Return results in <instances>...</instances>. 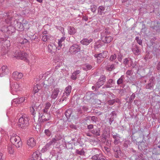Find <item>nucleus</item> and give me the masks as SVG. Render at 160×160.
Segmentation results:
<instances>
[{
    "label": "nucleus",
    "instance_id": "obj_27",
    "mask_svg": "<svg viewBox=\"0 0 160 160\" xmlns=\"http://www.w3.org/2000/svg\"><path fill=\"white\" fill-rule=\"evenodd\" d=\"M102 154H96L92 157V160H105V159L102 158Z\"/></svg>",
    "mask_w": 160,
    "mask_h": 160
},
{
    "label": "nucleus",
    "instance_id": "obj_31",
    "mask_svg": "<svg viewBox=\"0 0 160 160\" xmlns=\"http://www.w3.org/2000/svg\"><path fill=\"white\" fill-rule=\"evenodd\" d=\"M100 130L99 128H96L90 130L91 132L93 135L99 136L100 135Z\"/></svg>",
    "mask_w": 160,
    "mask_h": 160
},
{
    "label": "nucleus",
    "instance_id": "obj_15",
    "mask_svg": "<svg viewBox=\"0 0 160 160\" xmlns=\"http://www.w3.org/2000/svg\"><path fill=\"white\" fill-rule=\"evenodd\" d=\"M123 63L126 67H130L132 66L133 62L130 58H127L123 59Z\"/></svg>",
    "mask_w": 160,
    "mask_h": 160
},
{
    "label": "nucleus",
    "instance_id": "obj_46",
    "mask_svg": "<svg viewBox=\"0 0 160 160\" xmlns=\"http://www.w3.org/2000/svg\"><path fill=\"white\" fill-rule=\"evenodd\" d=\"M65 148L67 149H72L73 147L72 144L68 142L65 144Z\"/></svg>",
    "mask_w": 160,
    "mask_h": 160
},
{
    "label": "nucleus",
    "instance_id": "obj_40",
    "mask_svg": "<svg viewBox=\"0 0 160 160\" xmlns=\"http://www.w3.org/2000/svg\"><path fill=\"white\" fill-rule=\"evenodd\" d=\"M98 13L100 15H102L105 10V8L102 6H100L98 8Z\"/></svg>",
    "mask_w": 160,
    "mask_h": 160
},
{
    "label": "nucleus",
    "instance_id": "obj_8",
    "mask_svg": "<svg viewBox=\"0 0 160 160\" xmlns=\"http://www.w3.org/2000/svg\"><path fill=\"white\" fill-rule=\"evenodd\" d=\"M139 149L142 151L144 152L145 153H147L149 151V150L147 148L148 145L147 143L144 142H141L139 144L138 146Z\"/></svg>",
    "mask_w": 160,
    "mask_h": 160
},
{
    "label": "nucleus",
    "instance_id": "obj_41",
    "mask_svg": "<svg viewBox=\"0 0 160 160\" xmlns=\"http://www.w3.org/2000/svg\"><path fill=\"white\" fill-rule=\"evenodd\" d=\"M103 45V43L101 42V41H99L95 42V48H98Z\"/></svg>",
    "mask_w": 160,
    "mask_h": 160
},
{
    "label": "nucleus",
    "instance_id": "obj_49",
    "mask_svg": "<svg viewBox=\"0 0 160 160\" xmlns=\"http://www.w3.org/2000/svg\"><path fill=\"white\" fill-rule=\"evenodd\" d=\"M50 37L49 36L47 35H44L42 36V40L44 42L47 41L50 38Z\"/></svg>",
    "mask_w": 160,
    "mask_h": 160
},
{
    "label": "nucleus",
    "instance_id": "obj_14",
    "mask_svg": "<svg viewBox=\"0 0 160 160\" xmlns=\"http://www.w3.org/2000/svg\"><path fill=\"white\" fill-rule=\"evenodd\" d=\"M132 50L133 53L136 55H138L141 53V50L137 45L133 44Z\"/></svg>",
    "mask_w": 160,
    "mask_h": 160
},
{
    "label": "nucleus",
    "instance_id": "obj_25",
    "mask_svg": "<svg viewBox=\"0 0 160 160\" xmlns=\"http://www.w3.org/2000/svg\"><path fill=\"white\" fill-rule=\"evenodd\" d=\"M81 72L79 70H77L73 72L71 76V78L74 80H76L77 77L78 76V74Z\"/></svg>",
    "mask_w": 160,
    "mask_h": 160
},
{
    "label": "nucleus",
    "instance_id": "obj_21",
    "mask_svg": "<svg viewBox=\"0 0 160 160\" xmlns=\"http://www.w3.org/2000/svg\"><path fill=\"white\" fill-rule=\"evenodd\" d=\"M16 29L14 26H9L7 27V33L9 34H12L15 31Z\"/></svg>",
    "mask_w": 160,
    "mask_h": 160
},
{
    "label": "nucleus",
    "instance_id": "obj_13",
    "mask_svg": "<svg viewBox=\"0 0 160 160\" xmlns=\"http://www.w3.org/2000/svg\"><path fill=\"white\" fill-rule=\"evenodd\" d=\"M104 62H105V64L107 63V64L105 66V69L107 71L111 72L116 68V64L115 63L108 64V61H105Z\"/></svg>",
    "mask_w": 160,
    "mask_h": 160
},
{
    "label": "nucleus",
    "instance_id": "obj_36",
    "mask_svg": "<svg viewBox=\"0 0 160 160\" xmlns=\"http://www.w3.org/2000/svg\"><path fill=\"white\" fill-rule=\"evenodd\" d=\"M66 38V37H63L61 38L58 40V50H59L60 47L62 46V43L63 42H64V40Z\"/></svg>",
    "mask_w": 160,
    "mask_h": 160
},
{
    "label": "nucleus",
    "instance_id": "obj_35",
    "mask_svg": "<svg viewBox=\"0 0 160 160\" xmlns=\"http://www.w3.org/2000/svg\"><path fill=\"white\" fill-rule=\"evenodd\" d=\"M68 33L71 35L74 34L76 32V29L73 27L71 26L68 27Z\"/></svg>",
    "mask_w": 160,
    "mask_h": 160
},
{
    "label": "nucleus",
    "instance_id": "obj_12",
    "mask_svg": "<svg viewBox=\"0 0 160 160\" xmlns=\"http://www.w3.org/2000/svg\"><path fill=\"white\" fill-rule=\"evenodd\" d=\"M112 136L114 140L113 142V143L115 144H117L120 142V139L121 138L119 134L116 133L112 132Z\"/></svg>",
    "mask_w": 160,
    "mask_h": 160
},
{
    "label": "nucleus",
    "instance_id": "obj_63",
    "mask_svg": "<svg viewBox=\"0 0 160 160\" xmlns=\"http://www.w3.org/2000/svg\"><path fill=\"white\" fill-rule=\"evenodd\" d=\"M51 104L49 102H47L46 104V106L45 107V108L47 109L48 110L50 107L51 106Z\"/></svg>",
    "mask_w": 160,
    "mask_h": 160
},
{
    "label": "nucleus",
    "instance_id": "obj_26",
    "mask_svg": "<svg viewBox=\"0 0 160 160\" xmlns=\"http://www.w3.org/2000/svg\"><path fill=\"white\" fill-rule=\"evenodd\" d=\"M38 106L39 107L40 106V105H38V104L37 103V104H36L34 106H32L30 107V112L32 115L33 116V118L34 119L35 117V115L36 114L35 110L37 109Z\"/></svg>",
    "mask_w": 160,
    "mask_h": 160
},
{
    "label": "nucleus",
    "instance_id": "obj_62",
    "mask_svg": "<svg viewBox=\"0 0 160 160\" xmlns=\"http://www.w3.org/2000/svg\"><path fill=\"white\" fill-rule=\"evenodd\" d=\"M97 119H98V118L95 116H93L92 117H91V121L95 122H96V121L97 120Z\"/></svg>",
    "mask_w": 160,
    "mask_h": 160
},
{
    "label": "nucleus",
    "instance_id": "obj_29",
    "mask_svg": "<svg viewBox=\"0 0 160 160\" xmlns=\"http://www.w3.org/2000/svg\"><path fill=\"white\" fill-rule=\"evenodd\" d=\"M125 77L124 75H122L121 76L120 78H119L117 81V84L118 85H122L123 84L124 82Z\"/></svg>",
    "mask_w": 160,
    "mask_h": 160
},
{
    "label": "nucleus",
    "instance_id": "obj_48",
    "mask_svg": "<svg viewBox=\"0 0 160 160\" xmlns=\"http://www.w3.org/2000/svg\"><path fill=\"white\" fill-rule=\"evenodd\" d=\"M44 132L48 137H50L51 135V132L49 129H45L44 130Z\"/></svg>",
    "mask_w": 160,
    "mask_h": 160
},
{
    "label": "nucleus",
    "instance_id": "obj_47",
    "mask_svg": "<svg viewBox=\"0 0 160 160\" xmlns=\"http://www.w3.org/2000/svg\"><path fill=\"white\" fill-rule=\"evenodd\" d=\"M135 97V95L134 93H133L132 94L131 96L130 97L129 100H128V103H131L133 101V100L134 99Z\"/></svg>",
    "mask_w": 160,
    "mask_h": 160
},
{
    "label": "nucleus",
    "instance_id": "obj_9",
    "mask_svg": "<svg viewBox=\"0 0 160 160\" xmlns=\"http://www.w3.org/2000/svg\"><path fill=\"white\" fill-rule=\"evenodd\" d=\"M15 57L17 58L24 60L27 59V54L26 53L21 51L19 52L17 51L15 52Z\"/></svg>",
    "mask_w": 160,
    "mask_h": 160
},
{
    "label": "nucleus",
    "instance_id": "obj_43",
    "mask_svg": "<svg viewBox=\"0 0 160 160\" xmlns=\"http://www.w3.org/2000/svg\"><path fill=\"white\" fill-rule=\"evenodd\" d=\"M12 104L13 105L16 106V105L20 104V102H19V98H16L14 99L12 101Z\"/></svg>",
    "mask_w": 160,
    "mask_h": 160
},
{
    "label": "nucleus",
    "instance_id": "obj_44",
    "mask_svg": "<svg viewBox=\"0 0 160 160\" xmlns=\"http://www.w3.org/2000/svg\"><path fill=\"white\" fill-rule=\"evenodd\" d=\"M71 86H68L66 88L64 92L67 93L70 95V93L71 92Z\"/></svg>",
    "mask_w": 160,
    "mask_h": 160
},
{
    "label": "nucleus",
    "instance_id": "obj_7",
    "mask_svg": "<svg viewBox=\"0 0 160 160\" xmlns=\"http://www.w3.org/2000/svg\"><path fill=\"white\" fill-rule=\"evenodd\" d=\"M11 92L13 95L16 94V92L20 90L19 85L17 82L14 83L10 87Z\"/></svg>",
    "mask_w": 160,
    "mask_h": 160
},
{
    "label": "nucleus",
    "instance_id": "obj_1",
    "mask_svg": "<svg viewBox=\"0 0 160 160\" xmlns=\"http://www.w3.org/2000/svg\"><path fill=\"white\" fill-rule=\"evenodd\" d=\"M30 118L26 115H22L20 118L18 122V127L22 130L25 129L29 125Z\"/></svg>",
    "mask_w": 160,
    "mask_h": 160
},
{
    "label": "nucleus",
    "instance_id": "obj_59",
    "mask_svg": "<svg viewBox=\"0 0 160 160\" xmlns=\"http://www.w3.org/2000/svg\"><path fill=\"white\" fill-rule=\"evenodd\" d=\"M154 79H155V78L153 77H152L149 79V82L148 83L151 84L152 85H154Z\"/></svg>",
    "mask_w": 160,
    "mask_h": 160
},
{
    "label": "nucleus",
    "instance_id": "obj_42",
    "mask_svg": "<svg viewBox=\"0 0 160 160\" xmlns=\"http://www.w3.org/2000/svg\"><path fill=\"white\" fill-rule=\"evenodd\" d=\"M60 139L58 138L57 137H55L52 139V140L49 141L48 143L51 146L52 144H54L56 142L60 140Z\"/></svg>",
    "mask_w": 160,
    "mask_h": 160
},
{
    "label": "nucleus",
    "instance_id": "obj_6",
    "mask_svg": "<svg viewBox=\"0 0 160 160\" xmlns=\"http://www.w3.org/2000/svg\"><path fill=\"white\" fill-rule=\"evenodd\" d=\"M9 42V41L8 40H5L2 42L3 44L1 47V51L3 53V54H6L8 50V48L10 46Z\"/></svg>",
    "mask_w": 160,
    "mask_h": 160
},
{
    "label": "nucleus",
    "instance_id": "obj_55",
    "mask_svg": "<svg viewBox=\"0 0 160 160\" xmlns=\"http://www.w3.org/2000/svg\"><path fill=\"white\" fill-rule=\"evenodd\" d=\"M106 76L104 75H102L101 76L98 80L104 83L106 81Z\"/></svg>",
    "mask_w": 160,
    "mask_h": 160
},
{
    "label": "nucleus",
    "instance_id": "obj_4",
    "mask_svg": "<svg viewBox=\"0 0 160 160\" xmlns=\"http://www.w3.org/2000/svg\"><path fill=\"white\" fill-rule=\"evenodd\" d=\"M51 118V115L50 113L42 114L41 113H38V121L40 123H42L50 120Z\"/></svg>",
    "mask_w": 160,
    "mask_h": 160
},
{
    "label": "nucleus",
    "instance_id": "obj_61",
    "mask_svg": "<svg viewBox=\"0 0 160 160\" xmlns=\"http://www.w3.org/2000/svg\"><path fill=\"white\" fill-rule=\"evenodd\" d=\"M48 110L45 108L44 109H43L38 113H42V114H43V113H48Z\"/></svg>",
    "mask_w": 160,
    "mask_h": 160
},
{
    "label": "nucleus",
    "instance_id": "obj_34",
    "mask_svg": "<svg viewBox=\"0 0 160 160\" xmlns=\"http://www.w3.org/2000/svg\"><path fill=\"white\" fill-rule=\"evenodd\" d=\"M104 52L99 53V58L98 59V62L100 63L102 60V59L106 57Z\"/></svg>",
    "mask_w": 160,
    "mask_h": 160
},
{
    "label": "nucleus",
    "instance_id": "obj_56",
    "mask_svg": "<svg viewBox=\"0 0 160 160\" xmlns=\"http://www.w3.org/2000/svg\"><path fill=\"white\" fill-rule=\"evenodd\" d=\"M69 95L64 92L61 97L62 99H63L65 100L68 97Z\"/></svg>",
    "mask_w": 160,
    "mask_h": 160
},
{
    "label": "nucleus",
    "instance_id": "obj_54",
    "mask_svg": "<svg viewBox=\"0 0 160 160\" xmlns=\"http://www.w3.org/2000/svg\"><path fill=\"white\" fill-rule=\"evenodd\" d=\"M85 66L86 68H83V69L85 70H90L92 69V67L90 65L86 64H85Z\"/></svg>",
    "mask_w": 160,
    "mask_h": 160
},
{
    "label": "nucleus",
    "instance_id": "obj_30",
    "mask_svg": "<svg viewBox=\"0 0 160 160\" xmlns=\"http://www.w3.org/2000/svg\"><path fill=\"white\" fill-rule=\"evenodd\" d=\"M120 102V100L118 98L112 100H109L108 102V104L110 105H113L115 102L119 103Z\"/></svg>",
    "mask_w": 160,
    "mask_h": 160
},
{
    "label": "nucleus",
    "instance_id": "obj_2",
    "mask_svg": "<svg viewBox=\"0 0 160 160\" xmlns=\"http://www.w3.org/2000/svg\"><path fill=\"white\" fill-rule=\"evenodd\" d=\"M12 12L11 11L8 13H6L5 16H7L8 18L6 19L5 20L7 24L14 26L18 21V15L16 13H12Z\"/></svg>",
    "mask_w": 160,
    "mask_h": 160
},
{
    "label": "nucleus",
    "instance_id": "obj_58",
    "mask_svg": "<svg viewBox=\"0 0 160 160\" xmlns=\"http://www.w3.org/2000/svg\"><path fill=\"white\" fill-rule=\"evenodd\" d=\"M4 2V0H0V15L2 13V12H1V10L2 9V5Z\"/></svg>",
    "mask_w": 160,
    "mask_h": 160
},
{
    "label": "nucleus",
    "instance_id": "obj_37",
    "mask_svg": "<svg viewBox=\"0 0 160 160\" xmlns=\"http://www.w3.org/2000/svg\"><path fill=\"white\" fill-rule=\"evenodd\" d=\"M104 82L98 80V82L95 85L96 86L95 90H97L101 86L104 84Z\"/></svg>",
    "mask_w": 160,
    "mask_h": 160
},
{
    "label": "nucleus",
    "instance_id": "obj_53",
    "mask_svg": "<svg viewBox=\"0 0 160 160\" xmlns=\"http://www.w3.org/2000/svg\"><path fill=\"white\" fill-rule=\"evenodd\" d=\"M76 153L80 155H82L84 154L85 152L82 149L81 151H79L78 149H76Z\"/></svg>",
    "mask_w": 160,
    "mask_h": 160
},
{
    "label": "nucleus",
    "instance_id": "obj_45",
    "mask_svg": "<svg viewBox=\"0 0 160 160\" xmlns=\"http://www.w3.org/2000/svg\"><path fill=\"white\" fill-rule=\"evenodd\" d=\"M154 85H152L151 84L148 83L146 84L145 88L146 89H148L151 90H153V89Z\"/></svg>",
    "mask_w": 160,
    "mask_h": 160
},
{
    "label": "nucleus",
    "instance_id": "obj_28",
    "mask_svg": "<svg viewBox=\"0 0 160 160\" xmlns=\"http://www.w3.org/2000/svg\"><path fill=\"white\" fill-rule=\"evenodd\" d=\"M92 41V39L91 38L89 39L84 38L81 40L80 42L83 45H88Z\"/></svg>",
    "mask_w": 160,
    "mask_h": 160
},
{
    "label": "nucleus",
    "instance_id": "obj_64",
    "mask_svg": "<svg viewBox=\"0 0 160 160\" xmlns=\"http://www.w3.org/2000/svg\"><path fill=\"white\" fill-rule=\"evenodd\" d=\"M91 11L93 12H94L97 9V7L95 5L93 6L92 7H91Z\"/></svg>",
    "mask_w": 160,
    "mask_h": 160
},
{
    "label": "nucleus",
    "instance_id": "obj_52",
    "mask_svg": "<svg viewBox=\"0 0 160 160\" xmlns=\"http://www.w3.org/2000/svg\"><path fill=\"white\" fill-rule=\"evenodd\" d=\"M71 114V111L70 110H67L65 112V114L66 116L68 118L70 116Z\"/></svg>",
    "mask_w": 160,
    "mask_h": 160
},
{
    "label": "nucleus",
    "instance_id": "obj_23",
    "mask_svg": "<svg viewBox=\"0 0 160 160\" xmlns=\"http://www.w3.org/2000/svg\"><path fill=\"white\" fill-rule=\"evenodd\" d=\"M59 92L60 90L59 88H57L54 89L52 92L51 98L54 99H55L57 97Z\"/></svg>",
    "mask_w": 160,
    "mask_h": 160
},
{
    "label": "nucleus",
    "instance_id": "obj_57",
    "mask_svg": "<svg viewBox=\"0 0 160 160\" xmlns=\"http://www.w3.org/2000/svg\"><path fill=\"white\" fill-rule=\"evenodd\" d=\"M135 40L140 45H142V40L139 39V38L138 37H136L135 38Z\"/></svg>",
    "mask_w": 160,
    "mask_h": 160
},
{
    "label": "nucleus",
    "instance_id": "obj_16",
    "mask_svg": "<svg viewBox=\"0 0 160 160\" xmlns=\"http://www.w3.org/2000/svg\"><path fill=\"white\" fill-rule=\"evenodd\" d=\"M9 73V70L6 66H3L0 69V76L3 77Z\"/></svg>",
    "mask_w": 160,
    "mask_h": 160
},
{
    "label": "nucleus",
    "instance_id": "obj_22",
    "mask_svg": "<svg viewBox=\"0 0 160 160\" xmlns=\"http://www.w3.org/2000/svg\"><path fill=\"white\" fill-rule=\"evenodd\" d=\"M27 144L28 146L33 148L35 147L36 145V142L34 139L33 138H31L28 141Z\"/></svg>",
    "mask_w": 160,
    "mask_h": 160
},
{
    "label": "nucleus",
    "instance_id": "obj_32",
    "mask_svg": "<svg viewBox=\"0 0 160 160\" xmlns=\"http://www.w3.org/2000/svg\"><path fill=\"white\" fill-rule=\"evenodd\" d=\"M93 94L92 92H88L86 94V95L84 97V98L85 100H90L93 97Z\"/></svg>",
    "mask_w": 160,
    "mask_h": 160
},
{
    "label": "nucleus",
    "instance_id": "obj_60",
    "mask_svg": "<svg viewBox=\"0 0 160 160\" xmlns=\"http://www.w3.org/2000/svg\"><path fill=\"white\" fill-rule=\"evenodd\" d=\"M117 114V113L116 112V111H113L110 114L111 116H112V117H114V118L116 117Z\"/></svg>",
    "mask_w": 160,
    "mask_h": 160
},
{
    "label": "nucleus",
    "instance_id": "obj_50",
    "mask_svg": "<svg viewBox=\"0 0 160 160\" xmlns=\"http://www.w3.org/2000/svg\"><path fill=\"white\" fill-rule=\"evenodd\" d=\"M123 58V54L120 52L118 53V59L119 61L121 62Z\"/></svg>",
    "mask_w": 160,
    "mask_h": 160
},
{
    "label": "nucleus",
    "instance_id": "obj_5",
    "mask_svg": "<svg viewBox=\"0 0 160 160\" xmlns=\"http://www.w3.org/2000/svg\"><path fill=\"white\" fill-rule=\"evenodd\" d=\"M81 50V47L77 44H73L69 48V52L71 54H75L79 52Z\"/></svg>",
    "mask_w": 160,
    "mask_h": 160
},
{
    "label": "nucleus",
    "instance_id": "obj_11",
    "mask_svg": "<svg viewBox=\"0 0 160 160\" xmlns=\"http://www.w3.org/2000/svg\"><path fill=\"white\" fill-rule=\"evenodd\" d=\"M112 150L114 152V156L116 158H119L121 157V150L119 147L114 146L113 147Z\"/></svg>",
    "mask_w": 160,
    "mask_h": 160
},
{
    "label": "nucleus",
    "instance_id": "obj_19",
    "mask_svg": "<svg viewBox=\"0 0 160 160\" xmlns=\"http://www.w3.org/2000/svg\"><path fill=\"white\" fill-rule=\"evenodd\" d=\"M23 75L22 73L17 72H14L12 74L13 78L17 81L21 79Z\"/></svg>",
    "mask_w": 160,
    "mask_h": 160
},
{
    "label": "nucleus",
    "instance_id": "obj_51",
    "mask_svg": "<svg viewBox=\"0 0 160 160\" xmlns=\"http://www.w3.org/2000/svg\"><path fill=\"white\" fill-rule=\"evenodd\" d=\"M117 58V55L115 54H114L112 55L109 58V60L111 61H113L115 60Z\"/></svg>",
    "mask_w": 160,
    "mask_h": 160
},
{
    "label": "nucleus",
    "instance_id": "obj_33",
    "mask_svg": "<svg viewBox=\"0 0 160 160\" xmlns=\"http://www.w3.org/2000/svg\"><path fill=\"white\" fill-rule=\"evenodd\" d=\"M41 154L38 151H36L33 153L32 158L33 160H38V158Z\"/></svg>",
    "mask_w": 160,
    "mask_h": 160
},
{
    "label": "nucleus",
    "instance_id": "obj_3",
    "mask_svg": "<svg viewBox=\"0 0 160 160\" xmlns=\"http://www.w3.org/2000/svg\"><path fill=\"white\" fill-rule=\"evenodd\" d=\"M10 141L17 148H20L22 146V142L20 138L18 136L14 134L12 135L10 138Z\"/></svg>",
    "mask_w": 160,
    "mask_h": 160
},
{
    "label": "nucleus",
    "instance_id": "obj_39",
    "mask_svg": "<svg viewBox=\"0 0 160 160\" xmlns=\"http://www.w3.org/2000/svg\"><path fill=\"white\" fill-rule=\"evenodd\" d=\"M13 145H9L8 146V152L10 154H13L14 152V149Z\"/></svg>",
    "mask_w": 160,
    "mask_h": 160
},
{
    "label": "nucleus",
    "instance_id": "obj_38",
    "mask_svg": "<svg viewBox=\"0 0 160 160\" xmlns=\"http://www.w3.org/2000/svg\"><path fill=\"white\" fill-rule=\"evenodd\" d=\"M51 146L48 143H47L42 148L41 150V152L44 153L46 152L47 150L49 149L50 147Z\"/></svg>",
    "mask_w": 160,
    "mask_h": 160
},
{
    "label": "nucleus",
    "instance_id": "obj_24",
    "mask_svg": "<svg viewBox=\"0 0 160 160\" xmlns=\"http://www.w3.org/2000/svg\"><path fill=\"white\" fill-rule=\"evenodd\" d=\"M14 26L15 28L18 30L22 31L24 30V28L23 24L18 21Z\"/></svg>",
    "mask_w": 160,
    "mask_h": 160
},
{
    "label": "nucleus",
    "instance_id": "obj_10",
    "mask_svg": "<svg viewBox=\"0 0 160 160\" xmlns=\"http://www.w3.org/2000/svg\"><path fill=\"white\" fill-rule=\"evenodd\" d=\"M101 39L103 43H108L112 40L113 38L111 36L104 35V33H102Z\"/></svg>",
    "mask_w": 160,
    "mask_h": 160
},
{
    "label": "nucleus",
    "instance_id": "obj_17",
    "mask_svg": "<svg viewBox=\"0 0 160 160\" xmlns=\"http://www.w3.org/2000/svg\"><path fill=\"white\" fill-rule=\"evenodd\" d=\"M115 84L114 81L112 79H110L108 81L106 82V84L103 87V88H111L114 86Z\"/></svg>",
    "mask_w": 160,
    "mask_h": 160
},
{
    "label": "nucleus",
    "instance_id": "obj_20",
    "mask_svg": "<svg viewBox=\"0 0 160 160\" xmlns=\"http://www.w3.org/2000/svg\"><path fill=\"white\" fill-rule=\"evenodd\" d=\"M48 51L51 53H54L56 51L57 48L53 43H51L48 45Z\"/></svg>",
    "mask_w": 160,
    "mask_h": 160
},
{
    "label": "nucleus",
    "instance_id": "obj_18",
    "mask_svg": "<svg viewBox=\"0 0 160 160\" xmlns=\"http://www.w3.org/2000/svg\"><path fill=\"white\" fill-rule=\"evenodd\" d=\"M135 160H146V157L142 154L138 153L134 155Z\"/></svg>",
    "mask_w": 160,
    "mask_h": 160
}]
</instances>
